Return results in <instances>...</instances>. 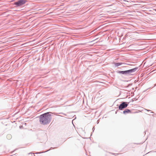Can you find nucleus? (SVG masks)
<instances>
[{
  "instance_id": "obj_1",
  "label": "nucleus",
  "mask_w": 156,
  "mask_h": 156,
  "mask_svg": "<svg viewBox=\"0 0 156 156\" xmlns=\"http://www.w3.org/2000/svg\"><path fill=\"white\" fill-rule=\"evenodd\" d=\"M51 112H47L43 114L40 115L38 117L39 119L40 123L44 125L49 124L52 119Z\"/></svg>"
},
{
  "instance_id": "obj_2",
  "label": "nucleus",
  "mask_w": 156,
  "mask_h": 156,
  "mask_svg": "<svg viewBox=\"0 0 156 156\" xmlns=\"http://www.w3.org/2000/svg\"><path fill=\"white\" fill-rule=\"evenodd\" d=\"M138 67L125 71H118L117 73L119 74H123L125 76L131 75V73L135 72L138 69Z\"/></svg>"
},
{
  "instance_id": "obj_3",
  "label": "nucleus",
  "mask_w": 156,
  "mask_h": 156,
  "mask_svg": "<svg viewBox=\"0 0 156 156\" xmlns=\"http://www.w3.org/2000/svg\"><path fill=\"white\" fill-rule=\"evenodd\" d=\"M129 103V102H122L118 107L119 110H122L124 108H126L128 106Z\"/></svg>"
},
{
  "instance_id": "obj_4",
  "label": "nucleus",
  "mask_w": 156,
  "mask_h": 156,
  "mask_svg": "<svg viewBox=\"0 0 156 156\" xmlns=\"http://www.w3.org/2000/svg\"><path fill=\"white\" fill-rule=\"evenodd\" d=\"M27 0H19L15 2L14 4L17 7L20 6L25 4Z\"/></svg>"
},
{
  "instance_id": "obj_5",
  "label": "nucleus",
  "mask_w": 156,
  "mask_h": 156,
  "mask_svg": "<svg viewBox=\"0 0 156 156\" xmlns=\"http://www.w3.org/2000/svg\"><path fill=\"white\" fill-rule=\"evenodd\" d=\"M133 113L131 111L128 109H126L123 112V113L125 115H126L128 113Z\"/></svg>"
},
{
  "instance_id": "obj_6",
  "label": "nucleus",
  "mask_w": 156,
  "mask_h": 156,
  "mask_svg": "<svg viewBox=\"0 0 156 156\" xmlns=\"http://www.w3.org/2000/svg\"><path fill=\"white\" fill-rule=\"evenodd\" d=\"M124 63L122 62H119L117 63L115 62H114L113 63V64H114L115 66L116 67L119 66H120L122 65L123 64H124Z\"/></svg>"
},
{
  "instance_id": "obj_7",
  "label": "nucleus",
  "mask_w": 156,
  "mask_h": 156,
  "mask_svg": "<svg viewBox=\"0 0 156 156\" xmlns=\"http://www.w3.org/2000/svg\"><path fill=\"white\" fill-rule=\"evenodd\" d=\"M42 132L43 133H45V134H46V133H45V132H45V131H43Z\"/></svg>"
},
{
  "instance_id": "obj_8",
  "label": "nucleus",
  "mask_w": 156,
  "mask_h": 156,
  "mask_svg": "<svg viewBox=\"0 0 156 156\" xmlns=\"http://www.w3.org/2000/svg\"><path fill=\"white\" fill-rule=\"evenodd\" d=\"M147 138L146 139V140H144V141H143V142H142L141 143V144H142L143 143H144L145 141L147 139Z\"/></svg>"
},
{
  "instance_id": "obj_9",
  "label": "nucleus",
  "mask_w": 156,
  "mask_h": 156,
  "mask_svg": "<svg viewBox=\"0 0 156 156\" xmlns=\"http://www.w3.org/2000/svg\"><path fill=\"white\" fill-rule=\"evenodd\" d=\"M41 153V152H37V153H36L35 154H40Z\"/></svg>"
},
{
  "instance_id": "obj_10",
  "label": "nucleus",
  "mask_w": 156,
  "mask_h": 156,
  "mask_svg": "<svg viewBox=\"0 0 156 156\" xmlns=\"http://www.w3.org/2000/svg\"><path fill=\"white\" fill-rule=\"evenodd\" d=\"M92 137H89V138H87V139H89V138L90 140H91V138H92Z\"/></svg>"
},
{
  "instance_id": "obj_11",
  "label": "nucleus",
  "mask_w": 156,
  "mask_h": 156,
  "mask_svg": "<svg viewBox=\"0 0 156 156\" xmlns=\"http://www.w3.org/2000/svg\"><path fill=\"white\" fill-rule=\"evenodd\" d=\"M94 127H93L92 129V130H93V131H94Z\"/></svg>"
},
{
  "instance_id": "obj_12",
  "label": "nucleus",
  "mask_w": 156,
  "mask_h": 156,
  "mask_svg": "<svg viewBox=\"0 0 156 156\" xmlns=\"http://www.w3.org/2000/svg\"><path fill=\"white\" fill-rule=\"evenodd\" d=\"M113 155H114L115 154V153H111Z\"/></svg>"
},
{
  "instance_id": "obj_13",
  "label": "nucleus",
  "mask_w": 156,
  "mask_h": 156,
  "mask_svg": "<svg viewBox=\"0 0 156 156\" xmlns=\"http://www.w3.org/2000/svg\"><path fill=\"white\" fill-rule=\"evenodd\" d=\"M147 110V111H151V110Z\"/></svg>"
},
{
  "instance_id": "obj_14",
  "label": "nucleus",
  "mask_w": 156,
  "mask_h": 156,
  "mask_svg": "<svg viewBox=\"0 0 156 156\" xmlns=\"http://www.w3.org/2000/svg\"><path fill=\"white\" fill-rule=\"evenodd\" d=\"M52 148H52V147H51V148H50V149H52Z\"/></svg>"
},
{
  "instance_id": "obj_15",
  "label": "nucleus",
  "mask_w": 156,
  "mask_h": 156,
  "mask_svg": "<svg viewBox=\"0 0 156 156\" xmlns=\"http://www.w3.org/2000/svg\"><path fill=\"white\" fill-rule=\"evenodd\" d=\"M49 150H47V151H45V152H47V151H49Z\"/></svg>"
},
{
  "instance_id": "obj_16",
  "label": "nucleus",
  "mask_w": 156,
  "mask_h": 156,
  "mask_svg": "<svg viewBox=\"0 0 156 156\" xmlns=\"http://www.w3.org/2000/svg\"><path fill=\"white\" fill-rule=\"evenodd\" d=\"M151 113H153L154 112H151Z\"/></svg>"
},
{
  "instance_id": "obj_17",
  "label": "nucleus",
  "mask_w": 156,
  "mask_h": 156,
  "mask_svg": "<svg viewBox=\"0 0 156 156\" xmlns=\"http://www.w3.org/2000/svg\"><path fill=\"white\" fill-rule=\"evenodd\" d=\"M82 137L83 138H84V137Z\"/></svg>"
},
{
  "instance_id": "obj_18",
  "label": "nucleus",
  "mask_w": 156,
  "mask_h": 156,
  "mask_svg": "<svg viewBox=\"0 0 156 156\" xmlns=\"http://www.w3.org/2000/svg\"><path fill=\"white\" fill-rule=\"evenodd\" d=\"M21 127L20 126V128H21Z\"/></svg>"
},
{
  "instance_id": "obj_19",
  "label": "nucleus",
  "mask_w": 156,
  "mask_h": 156,
  "mask_svg": "<svg viewBox=\"0 0 156 156\" xmlns=\"http://www.w3.org/2000/svg\"><path fill=\"white\" fill-rule=\"evenodd\" d=\"M154 152H156V151H154Z\"/></svg>"
}]
</instances>
